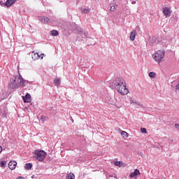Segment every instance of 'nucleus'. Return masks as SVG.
Returning a JSON list of instances; mask_svg holds the SVG:
<instances>
[{
    "mask_svg": "<svg viewBox=\"0 0 179 179\" xmlns=\"http://www.w3.org/2000/svg\"><path fill=\"white\" fill-rule=\"evenodd\" d=\"M116 8H117V6H115V5L110 6L109 12H110V13H112V12H114V11L115 10Z\"/></svg>",
    "mask_w": 179,
    "mask_h": 179,
    "instance_id": "obj_16",
    "label": "nucleus"
},
{
    "mask_svg": "<svg viewBox=\"0 0 179 179\" xmlns=\"http://www.w3.org/2000/svg\"><path fill=\"white\" fill-rule=\"evenodd\" d=\"M17 0H7L5 3V5L6 6H12V5H13V3H15V2Z\"/></svg>",
    "mask_w": 179,
    "mask_h": 179,
    "instance_id": "obj_11",
    "label": "nucleus"
},
{
    "mask_svg": "<svg viewBox=\"0 0 179 179\" xmlns=\"http://www.w3.org/2000/svg\"><path fill=\"white\" fill-rule=\"evenodd\" d=\"M136 176H141V171H139L138 169H135L134 172L129 174L130 178H134V177H136Z\"/></svg>",
    "mask_w": 179,
    "mask_h": 179,
    "instance_id": "obj_9",
    "label": "nucleus"
},
{
    "mask_svg": "<svg viewBox=\"0 0 179 179\" xmlns=\"http://www.w3.org/2000/svg\"><path fill=\"white\" fill-rule=\"evenodd\" d=\"M132 5H135V3H136V1H134L131 2Z\"/></svg>",
    "mask_w": 179,
    "mask_h": 179,
    "instance_id": "obj_25",
    "label": "nucleus"
},
{
    "mask_svg": "<svg viewBox=\"0 0 179 179\" xmlns=\"http://www.w3.org/2000/svg\"><path fill=\"white\" fill-rule=\"evenodd\" d=\"M148 76H150V78H156V73L155 72H150L148 74Z\"/></svg>",
    "mask_w": 179,
    "mask_h": 179,
    "instance_id": "obj_20",
    "label": "nucleus"
},
{
    "mask_svg": "<svg viewBox=\"0 0 179 179\" xmlns=\"http://www.w3.org/2000/svg\"><path fill=\"white\" fill-rule=\"evenodd\" d=\"M83 13H89V12H90V10L87 8H85L84 10H83Z\"/></svg>",
    "mask_w": 179,
    "mask_h": 179,
    "instance_id": "obj_23",
    "label": "nucleus"
},
{
    "mask_svg": "<svg viewBox=\"0 0 179 179\" xmlns=\"http://www.w3.org/2000/svg\"><path fill=\"white\" fill-rule=\"evenodd\" d=\"M66 179H75V175L72 173L67 174Z\"/></svg>",
    "mask_w": 179,
    "mask_h": 179,
    "instance_id": "obj_15",
    "label": "nucleus"
},
{
    "mask_svg": "<svg viewBox=\"0 0 179 179\" xmlns=\"http://www.w3.org/2000/svg\"><path fill=\"white\" fill-rule=\"evenodd\" d=\"M115 89L122 94V96H127L129 93V90L127 87V82L122 78H116L114 82Z\"/></svg>",
    "mask_w": 179,
    "mask_h": 179,
    "instance_id": "obj_1",
    "label": "nucleus"
},
{
    "mask_svg": "<svg viewBox=\"0 0 179 179\" xmlns=\"http://www.w3.org/2000/svg\"><path fill=\"white\" fill-rule=\"evenodd\" d=\"M141 134H148V131H146V128H141Z\"/></svg>",
    "mask_w": 179,
    "mask_h": 179,
    "instance_id": "obj_21",
    "label": "nucleus"
},
{
    "mask_svg": "<svg viewBox=\"0 0 179 179\" xmlns=\"http://www.w3.org/2000/svg\"><path fill=\"white\" fill-rule=\"evenodd\" d=\"M32 167H33V165H31V163H28V164H25L24 169L26 170H31Z\"/></svg>",
    "mask_w": 179,
    "mask_h": 179,
    "instance_id": "obj_14",
    "label": "nucleus"
},
{
    "mask_svg": "<svg viewBox=\"0 0 179 179\" xmlns=\"http://www.w3.org/2000/svg\"><path fill=\"white\" fill-rule=\"evenodd\" d=\"M121 135H122V136H123V138H128V136H129V135L127 133V131H122L121 132Z\"/></svg>",
    "mask_w": 179,
    "mask_h": 179,
    "instance_id": "obj_19",
    "label": "nucleus"
},
{
    "mask_svg": "<svg viewBox=\"0 0 179 179\" xmlns=\"http://www.w3.org/2000/svg\"><path fill=\"white\" fill-rule=\"evenodd\" d=\"M41 22H42V23H49L50 22V18H48V17H43L41 19Z\"/></svg>",
    "mask_w": 179,
    "mask_h": 179,
    "instance_id": "obj_13",
    "label": "nucleus"
},
{
    "mask_svg": "<svg viewBox=\"0 0 179 179\" xmlns=\"http://www.w3.org/2000/svg\"><path fill=\"white\" fill-rule=\"evenodd\" d=\"M165 55L166 51L164 50V49H160L155 51L152 57L155 62H157V64H160L161 62H163V61H164Z\"/></svg>",
    "mask_w": 179,
    "mask_h": 179,
    "instance_id": "obj_2",
    "label": "nucleus"
},
{
    "mask_svg": "<svg viewBox=\"0 0 179 179\" xmlns=\"http://www.w3.org/2000/svg\"><path fill=\"white\" fill-rule=\"evenodd\" d=\"M17 179H24V178L22 177V176H20L18 177Z\"/></svg>",
    "mask_w": 179,
    "mask_h": 179,
    "instance_id": "obj_24",
    "label": "nucleus"
},
{
    "mask_svg": "<svg viewBox=\"0 0 179 179\" xmlns=\"http://www.w3.org/2000/svg\"><path fill=\"white\" fill-rule=\"evenodd\" d=\"M163 13L166 17H170V16H171V8L169 7H164L163 8Z\"/></svg>",
    "mask_w": 179,
    "mask_h": 179,
    "instance_id": "obj_5",
    "label": "nucleus"
},
{
    "mask_svg": "<svg viewBox=\"0 0 179 179\" xmlns=\"http://www.w3.org/2000/svg\"><path fill=\"white\" fill-rule=\"evenodd\" d=\"M24 103H31V95L27 94L24 96H22Z\"/></svg>",
    "mask_w": 179,
    "mask_h": 179,
    "instance_id": "obj_8",
    "label": "nucleus"
},
{
    "mask_svg": "<svg viewBox=\"0 0 179 179\" xmlns=\"http://www.w3.org/2000/svg\"><path fill=\"white\" fill-rule=\"evenodd\" d=\"M43 57H44V54H38V52L34 53V52H32V59H34V61H36V59H43Z\"/></svg>",
    "mask_w": 179,
    "mask_h": 179,
    "instance_id": "obj_6",
    "label": "nucleus"
},
{
    "mask_svg": "<svg viewBox=\"0 0 179 179\" xmlns=\"http://www.w3.org/2000/svg\"><path fill=\"white\" fill-rule=\"evenodd\" d=\"M115 166H117V167H125V165H124V163L121 161H117L114 162Z\"/></svg>",
    "mask_w": 179,
    "mask_h": 179,
    "instance_id": "obj_12",
    "label": "nucleus"
},
{
    "mask_svg": "<svg viewBox=\"0 0 179 179\" xmlns=\"http://www.w3.org/2000/svg\"><path fill=\"white\" fill-rule=\"evenodd\" d=\"M24 83V80L20 76H17L12 78L10 86L12 89H17Z\"/></svg>",
    "mask_w": 179,
    "mask_h": 179,
    "instance_id": "obj_3",
    "label": "nucleus"
},
{
    "mask_svg": "<svg viewBox=\"0 0 179 179\" xmlns=\"http://www.w3.org/2000/svg\"><path fill=\"white\" fill-rule=\"evenodd\" d=\"M2 152V146L0 145V153Z\"/></svg>",
    "mask_w": 179,
    "mask_h": 179,
    "instance_id": "obj_26",
    "label": "nucleus"
},
{
    "mask_svg": "<svg viewBox=\"0 0 179 179\" xmlns=\"http://www.w3.org/2000/svg\"><path fill=\"white\" fill-rule=\"evenodd\" d=\"M135 37H136V30H133L130 34L129 38L131 41H134V40H135Z\"/></svg>",
    "mask_w": 179,
    "mask_h": 179,
    "instance_id": "obj_10",
    "label": "nucleus"
},
{
    "mask_svg": "<svg viewBox=\"0 0 179 179\" xmlns=\"http://www.w3.org/2000/svg\"><path fill=\"white\" fill-rule=\"evenodd\" d=\"M16 166H17V162H16V161H10L8 163V168L10 170H15L16 169Z\"/></svg>",
    "mask_w": 179,
    "mask_h": 179,
    "instance_id": "obj_7",
    "label": "nucleus"
},
{
    "mask_svg": "<svg viewBox=\"0 0 179 179\" xmlns=\"http://www.w3.org/2000/svg\"><path fill=\"white\" fill-rule=\"evenodd\" d=\"M34 157L38 160V162H43L47 156V152L43 150H36L34 152Z\"/></svg>",
    "mask_w": 179,
    "mask_h": 179,
    "instance_id": "obj_4",
    "label": "nucleus"
},
{
    "mask_svg": "<svg viewBox=\"0 0 179 179\" xmlns=\"http://www.w3.org/2000/svg\"><path fill=\"white\" fill-rule=\"evenodd\" d=\"M54 83L56 85V86H59V85H61V79H55Z\"/></svg>",
    "mask_w": 179,
    "mask_h": 179,
    "instance_id": "obj_17",
    "label": "nucleus"
},
{
    "mask_svg": "<svg viewBox=\"0 0 179 179\" xmlns=\"http://www.w3.org/2000/svg\"><path fill=\"white\" fill-rule=\"evenodd\" d=\"M58 31H57V30H52L51 31H50V34H51V36H58Z\"/></svg>",
    "mask_w": 179,
    "mask_h": 179,
    "instance_id": "obj_18",
    "label": "nucleus"
},
{
    "mask_svg": "<svg viewBox=\"0 0 179 179\" xmlns=\"http://www.w3.org/2000/svg\"><path fill=\"white\" fill-rule=\"evenodd\" d=\"M5 166H6V162L2 161L1 162V167H5Z\"/></svg>",
    "mask_w": 179,
    "mask_h": 179,
    "instance_id": "obj_22",
    "label": "nucleus"
}]
</instances>
